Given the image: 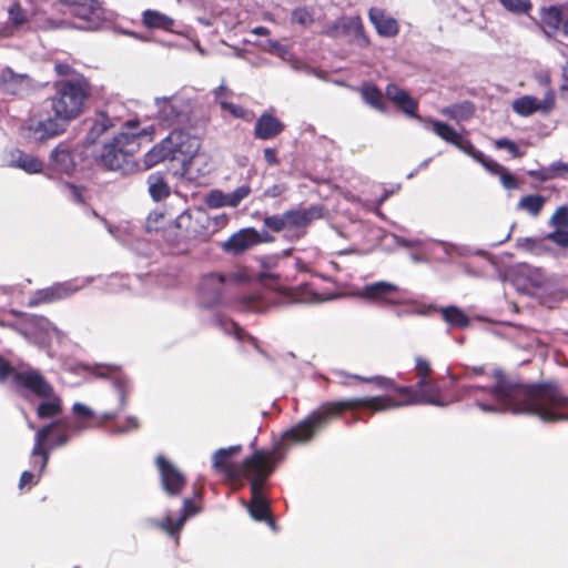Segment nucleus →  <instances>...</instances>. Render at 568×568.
I'll use <instances>...</instances> for the list:
<instances>
[{
  "label": "nucleus",
  "instance_id": "obj_1",
  "mask_svg": "<svg viewBox=\"0 0 568 568\" xmlns=\"http://www.w3.org/2000/svg\"><path fill=\"white\" fill-rule=\"evenodd\" d=\"M494 396L515 414L538 417L545 423L568 420V395L555 381L531 384L499 381L491 388Z\"/></svg>",
  "mask_w": 568,
  "mask_h": 568
},
{
  "label": "nucleus",
  "instance_id": "obj_2",
  "mask_svg": "<svg viewBox=\"0 0 568 568\" xmlns=\"http://www.w3.org/2000/svg\"><path fill=\"white\" fill-rule=\"evenodd\" d=\"M404 402L405 398L400 393V388H397V396L354 397L325 402L305 419L284 432L282 440L284 443L296 444L307 443L312 440L317 433L326 428L333 419L341 417L346 410H354L362 407L373 412H384L407 406V403Z\"/></svg>",
  "mask_w": 568,
  "mask_h": 568
},
{
  "label": "nucleus",
  "instance_id": "obj_3",
  "mask_svg": "<svg viewBox=\"0 0 568 568\" xmlns=\"http://www.w3.org/2000/svg\"><path fill=\"white\" fill-rule=\"evenodd\" d=\"M159 123L164 129H171V132L144 154L145 170L166 160L184 162L200 146L197 139L190 133L197 125L192 109H160Z\"/></svg>",
  "mask_w": 568,
  "mask_h": 568
},
{
  "label": "nucleus",
  "instance_id": "obj_4",
  "mask_svg": "<svg viewBox=\"0 0 568 568\" xmlns=\"http://www.w3.org/2000/svg\"><path fill=\"white\" fill-rule=\"evenodd\" d=\"M458 377L449 374V383L440 385L437 379H427L423 386H407L400 388L407 406L409 405H434L447 406L464 397H475L478 392L487 393L498 404L504 406L491 393V387H481L475 385H465L457 390H453L458 382ZM495 386H493L494 388Z\"/></svg>",
  "mask_w": 568,
  "mask_h": 568
},
{
  "label": "nucleus",
  "instance_id": "obj_5",
  "mask_svg": "<svg viewBox=\"0 0 568 568\" xmlns=\"http://www.w3.org/2000/svg\"><path fill=\"white\" fill-rule=\"evenodd\" d=\"M153 126L139 132H119L110 141L103 143L100 152L94 156L98 166L129 175L140 170L135 153L140 150L139 139L144 135L152 138Z\"/></svg>",
  "mask_w": 568,
  "mask_h": 568
},
{
  "label": "nucleus",
  "instance_id": "obj_6",
  "mask_svg": "<svg viewBox=\"0 0 568 568\" xmlns=\"http://www.w3.org/2000/svg\"><path fill=\"white\" fill-rule=\"evenodd\" d=\"M82 432L83 426L80 422H72L71 417H63L41 427L36 433L31 464L33 468H38V477L41 476L48 465L50 449L67 445L72 437L80 435Z\"/></svg>",
  "mask_w": 568,
  "mask_h": 568
},
{
  "label": "nucleus",
  "instance_id": "obj_7",
  "mask_svg": "<svg viewBox=\"0 0 568 568\" xmlns=\"http://www.w3.org/2000/svg\"><path fill=\"white\" fill-rule=\"evenodd\" d=\"M284 458L283 443H278L272 449H256L240 463L239 480L245 478L250 483V488H265L267 479Z\"/></svg>",
  "mask_w": 568,
  "mask_h": 568
},
{
  "label": "nucleus",
  "instance_id": "obj_8",
  "mask_svg": "<svg viewBox=\"0 0 568 568\" xmlns=\"http://www.w3.org/2000/svg\"><path fill=\"white\" fill-rule=\"evenodd\" d=\"M12 377V385L17 390L27 389L37 397H51L53 387L37 369H27L18 372L16 367L3 356L0 355V383H4Z\"/></svg>",
  "mask_w": 568,
  "mask_h": 568
},
{
  "label": "nucleus",
  "instance_id": "obj_9",
  "mask_svg": "<svg viewBox=\"0 0 568 568\" xmlns=\"http://www.w3.org/2000/svg\"><path fill=\"white\" fill-rule=\"evenodd\" d=\"M54 115L43 120H29L22 129L29 132V136L43 142L61 134L70 120L78 118L82 109H53Z\"/></svg>",
  "mask_w": 568,
  "mask_h": 568
},
{
  "label": "nucleus",
  "instance_id": "obj_10",
  "mask_svg": "<svg viewBox=\"0 0 568 568\" xmlns=\"http://www.w3.org/2000/svg\"><path fill=\"white\" fill-rule=\"evenodd\" d=\"M41 84L27 73H17L10 67L0 72V91L13 97H28L37 92Z\"/></svg>",
  "mask_w": 568,
  "mask_h": 568
},
{
  "label": "nucleus",
  "instance_id": "obj_11",
  "mask_svg": "<svg viewBox=\"0 0 568 568\" xmlns=\"http://www.w3.org/2000/svg\"><path fill=\"white\" fill-rule=\"evenodd\" d=\"M90 94V87L83 77H75L55 83V100L60 106H82Z\"/></svg>",
  "mask_w": 568,
  "mask_h": 568
},
{
  "label": "nucleus",
  "instance_id": "obj_12",
  "mask_svg": "<svg viewBox=\"0 0 568 568\" xmlns=\"http://www.w3.org/2000/svg\"><path fill=\"white\" fill-rule=\"evenodd\" d=\"M324 206L311 205L306 209H292L284 212L286 231L294 232L298 237L306 234V229L316 220L324 217Z\"/></svg>",
  "mask_w": 568,
  "mask_h": 568
},
{
  "label": "nucleus",
  "instance_id": "obj_13",
  "mask_svg": "<svg viewBox=\"0 0 568 568\" xmlns=\"http://www.w3.org/2000/svg\"><path fill=\"white\" fill-rule=\"evenodd\" d=\"M155 465L163 490L172 497L180 496L186 486L184 474L164 456H158Z\"/></svg>",
  "mask_w": 568,
  "mask_h": 568
},
{
  "label": "nucleus",
  "instance_id": "obj_14",
  "mask_svg": "<svg viewBox=\"0 0 568 568\" xmlns=\"http://www.w3.org/2000/svg\"><path fill=\"white\" fill-rule=\"evenodd\" d=\"M80 290L73 281L58 282L49 287L38 290L28 301L29 307H36L41 304H50L62 301L75 294Z\"/></svg>",
  "mask_w": 568,
  "mask_h": 568
},
{
  "label": "nucleus",
  "instance_id": "obj_15",
  "mask_svg": "<svg viewBox=\"0 0 568 568\" xmlns=\"http://www.w3.org/2000/svg\"><path fill=\"white\" fill-rule=\"evenodd\" d=\"M72 8V13L87 22L84 28L98 29L104 21V11L97 0H58Z\"/></svg>",
  "mask_w": 568,
  "mask_h": 568
},
{
  "label": "nucleus",
  "instance_id": "obj_16",
  "mask_svg": "<svg viewBox=\"0 0 568 568\" xmlns=\"http://www.w3.org/2000/svg\"><path fill=\"white\" fill-rule=\"evenodd\" d=\"M242 449L241 445L230 446L216 450L212 458V465L215 471L223 474L226 480L231 483L239 481L240 464L232 460L233 455L239 454Z\"/></svg>",
  "mask_w": 568,
  "mask_h": 568
},
{
  "label": "nucleus",
  "instance_id": "obj_17",
  "mask_svg": "<svg viewBox=\"0 0 568 568\" xmlns=\"http://www.w3.org/2000/svg\"><path fill=\"white\" fill-rule=\"evenodd\" d=\"M398 293L399 288L397 285L379 281L365 285L361 296L372 302L397 304L399 303V298L397 297Z\"/></svg>",
  "mask_w": 568,
  "mask_h": 568
},
{
  "label": "nucleus",
  "instance_id": "obj_18",
  "mask_svg": "<svg viewBox=\"0 0 568 568\" xmlns=\"http://www.w3.org/2000/svg\"><path fill=\"white\" fill-rule=\"evenodd\" d=\"M77 163L74 154L67 142L59 143L50 153L49 169L65 175H72L75 171Z\"/></svg>",
  "mask_w": 568,
  "mask_h": 568
},
{
  "label": "nucleus",
  "instance_id": "obj_19",
  "mask_svg": "<svg viewBox=\"0 0 568 568\" xmlns=\"http://www.w3.org/2000/svg\"><path fill=\"white\" fill-rule=\"evenodd\" d=\"M261 242V237L258 232L253 229H244L233 234L224 244V248L226 251L233 252L234 254H240L246 251L247 248L258 244Z\"/></svg>",
  "mask_w": 568,
  "mask_h": 568
},
{
  "label": "nucleus",
  "instance_id": "obj_20",
  "mask_svg": "<svg viewBox=\"0 0 568 568\" xmlns=\"http://www.w3.org/2000/svg\"><path fill=\"white\" fill-rule=\"evenodd\" d=\"M284 124L270 113H263L255 122L254 136L260 140H270L284 131Z\"/></svg>",
  "mask_w": 568,
  "mask_h": 568
},
{
  "label": "nucleus",
  "instance_id": "obj_21",
  "mask_svg": "<svg viewBox=\"0 0 568 568\" xmlns=\"http://www.w3.org/2000/svg\"><path fill=\"white\" fill-rule=\"evenodd\" d=\"M264 489L265 488H256V486L252 487L251 499L246 504L251 517L257 521L267 519L272 514L271 505L263 494Z\"/></svg>",
  "mask_w": 568,
  "mask_h": 568
},
{
  "label": "nucleus",
  "instance_id": "obj_22",
  "mask_svg": "<svg viewBox=\"0 0 568 568\" xmlns=\"http://www.w3.org/2000/svg\"><path fill=\"white\" fill-rule=\"evenodd\" d=\"M368 17L379 36L394 37L398 33L397 21L387 16L384 10L372 8L368 12Z\"/></svg>",
  "mask_w": 568,
  "mask_h": 568
},
{
  "label": "nucleus",
  "instance_id": "obj_23",
  "mask_svg": "<svg viewBox=\"0 0 568 568\" xmlns=\"http://www.w3.org/2000/svg\"><path fill=\"white\" fill-rule=\"evenodd\" d=\"M114 126V120H112L105 111H97L95 116L90 119V126L85 141L89 144H94L102 134Z\"/></svg>",
  "mask_w": 568,
  "mask_h": 568
},
{
  "label": "nucleus",
  "instance_id": "obj_24",
  "mask_svg": "<svg viewBox=\"0 0 568 568\" xmlns=\"http://www.w3.org/2000/svg\"><path fill=\"white\" fill-rule=\"evenodd\" d=\"M224 281V275L219 273H211L202 278L200 288L202 294L209 295L210 303L216 304L220 302Z\"/></svg>",
  "mask_w": 568,
  "mask_h": 568
},
{
  "label": "nucleus",
  "instance_id": "obj_25",
  "mask_svg": "<svg viewBox=\"0 0 568 568\" xmlns=\"http://www.w3.org/2000/svg\"><path fill=\"white\" fill-rule=\"evenodd\" d=\"M11 162L13 166L19 168L27 173H40L43 170V163L36 156L24 153L17 149L11 153Z\"/></svg>",
  "mask_w": 568,
  "mask_h": 568
},
{
  "label": "nucleus",
  "instance_id": "obj_26",
  "mask_svg": "<svg viewBox=\"0 0 568 568\" xmlns=\"http://www.w3.org/2000/svg\"><path fill=\"white\" fill-rule=\"evenodd\" d=\"M148 186L150 196L156 202L168 197L171 193V189L164 175L160 172L152 173L148 176Z\"/></svg>",
  "mask_w": 568,
  "mask_h": 568
},
{
  "label": "nucleus",
  "instance_id": "obj_27",
  "mask_svg": "<svg viewBox=\"0 0 568 568\" xmlns=\"http://www.w3.org/2000/svg\"><path fill=\"white\" fill-rule=\"evenodd\" d=\"M142 17L143 23L150 29L170 31L174 26L172 18L156 10H145Z\"/></svg>",
  "mask_w": 568,
  "mask_h": 568
},
{
  "label": "nucleus",
  "instance_id": "obj_28",
  "mask_svg": "<svg viewBox=\"0 0 568 568\" xmlns=\"http://www.w3.org/2000/svg\"><path fill=\"white\" fill-rule=\"evenodd\" d=\"M195 92L192 89L181 90L170 97H156L154 103L160 105L162 103H169L171 106H185L192 103H196Z\"/></svg>",
  "mask_w": 568,
  "mask_h": 568
},
{
  "label": "nucleus",
  "instance_id": "obj_29",
  "mask_svg": "<svg viewBox=\"0 0 568 568\" xmlns=\"http://www.w3.org/2000/svg\"><path fill=\"white\" fill-rule=\"evenodd\" d=\"M352 378L362 382L374 384L378 389L392 392L390 396H397V388H405L406 386L397 385L394 379L381 375L364 377L361 375H352Z\"/></svg>",
  "mask_w": 568,
  "mask_h": 568
},
{
  "label": "nucleus",
  "instance_id": "obj_30",
  "mask_svg": "<svg viewBox=\"0 0 568 568\" xmlns=\"http://www.w3.org/2000/svg\"><path fill=\"white\" fill-rule=\"evenodd\" d=\"M72 410L74 413V417L71 418V420L80 422V424H82V426H83V430L93 428V427H100L101 423H95L97 415L88 406H85L81 403H75L72 407Z\"/></svg>",
  "mask_w": 568,
  "mask_h": 568
},
{
  "label": "nucleus",
  "instance_id": "obj_31",
  "mask_svg": "<svg viewBox=\"0 0 568 568\" xmlns=\"http://www.w3.org/2000/svg\"><path fill=\"white\" fill-rule=\"evenodd\" d=\"M430 123L434 133L442 140L449 144H453L454 146L460 143V138L463 135L459 134L452 125L447 124L446 122L437 120H430Z\"/></svg>",
  "mask_w": 568,
  "mask_h": 568
},
{
  "label": "nucleus",
  "instance_id": "obj_32",
  "mask_svg": "<svg viewBox=\"0 0 568 568\" xmlns=\"http://www.w3.org/2000/svg\"><path fill=\"white\" fill-rule=\"evenodd\" d=\"M385 94L397 106H417V102L405 90L394 83L386 87Z\"/></svg>",
  "mask_w": 568,
  "mask_h": 568
},
{
  "label": "nucleus",
  "instance_id": "obj_33",
  "mask_svg": "<svg viewBox=\"0 0 568 568\" xmlns=\"http://www.w3.org/2000/svg\"><path fill=\"white\" fill-rule=\"evenodd\" d=\"M385 94L397 106H417V102L405 90L394 83L386 87Z\"/></svg>",
  "mask_w": 568,
  "mask_h": 568
},
{
  "label": "nucleus",
  "instance_id": "obj_34",
  "mask_svg": "<svg viewBox=\"0 0 568 568\" xmlns=\"http://www.w3.org/2000/svg\"><path fill=\"white\" fill-rule=\"evenodd\" d=\"M443 318L453 327L464 328L469 325L468 316L457 306H447L442 310Z\"/></svg>",
  "mask_w": 568,
  "mask_h": 568
},
{
  "label": "nucleus",
  "instance_id": "obj_35",
  "mask_svg": "<svg viewBox=\"0 0 568 568\" xmlns=\"http://www.w3.org/2000/svg\"><path fill=\"white\" fill-rule=\"evenodd\" d=\"M47 402H41L37 408V415L40 419L53 418L62 413V403L54 394Z\"/></svg>",
  "mask_w": 568,
  "mask_h": 568
},
{
  "label": "nucleus",
  "instance_id": "obj_36",
  "mask_svg": "<svg viewBox=\"0 0 568 568\" xmlns=\"http://www.w3.org/2000/svg\"><path fill=\"white\" fill-rule=\"evenodd\" d=\"M185 524V517H180L178 519H173L170 514L165 515V517L156 524V526L165 531L170 536H179Z\"/></svg>",
  "mask_w": 568,
  "mask_h": 568
},
{
  "label": "nucleus",
  "instance_id": "obj_37",
  "mask_svg": "<svg viewBox=\"0 0 568 568\" xmlns=\"http://www.w3.org/2000/svg\"><path fill=\"white\" fill-rule=\"evenodd\" d=\"M415 374L418 377L417 386L425 385L426 381L432 378V365L430 362L422 356H416L415 358Z\"/></svg>",
  "mask_w": 568,
  "mask_h": 568
},
{
  "label": "nucleus",
  "instance_id": "obj_38",
  "mask_svg": "<svg viewBox=\"0 0 568 568\" xmlns=\"http://www.w3.org/2000/svg\"><path fill=\"white\" fill-rule=\"evenodd\" d=\"M544 204L545 199L541 195H526L519 201L518 206L537 216L541 212Z\"/></svg>",
  "mask_w": 568,
  "mask_h": 568
},
{
  "label": "nucleus",
  "instance_id": "obj_39",
  "mask_svg": "<svg viewBox=\"0 0 568 568\" xmlns=\"http://www.w3.org/2000/svg\"><path fill=\"white\" fill-rule=\"evenodd\" d=\"M500 4L515 14H528L532 8L530 0H499Z\"/></svg>",
  "mask_w": 568,
  "mask_h": 568
},
{
  "label": "nucleus",
  "instance_id": "obj_40",
  "mask_svg": "<svg viewBox=\"0 0 568 568\" xmlns=\"http://www.w3.org/2000/svg\"><path fill=\"white\" fill-rule=\"evenodd\" d=\"M361 92L365 103H368L372 106H381L379 102L382 99V93L376 85L372 83H365L362 87Z\"/></svg>",
  "mask_w": 568,
  "mask_h": 568
},
{
  "label": "nucleus",
  "instance_id": "obj_41",
  "mask_svg": "<svg viewBox=\"0 0 568 568\" xmlns=\"http://www.w3.org/2000/svg\"><path fill=\"white\" fill-rule=\"evenodd\" d=\"M252 190L248 184L239 186L233 192L227 193L229 206L236 207L244 199L251 194Z\"/></svg>",
  "mask_w": 568,
  "mask_h": 568
},
{
  "label": "nucleus",
  "instance_id": "obj_42",
  "mask_svg": "<svg viewBox=\"0 0 568 568\" xmlns=\"http://www.w3.org/2000/svg\"><path fill=\"white\" fill-rule=\"evenodd\" d=\"M550 222L555 230L568 229V206H559L552 214Z\"/></svg>",
  "mask_w": 568,
  "mask_h": 568
},
{
  "label": "nucleus",
  "instance_id": "obj_43",
  "mask_svg": "<svg viewBox=\"0 0 568 568\" xmlns=\"http://www.w3.org/2000/svg\"><path fill=\"white\" fill-rule=\"evenodd\" d=\"M206 204L212 209L229 206L227 193H223L220 190L211 191L206 197Z\"/></svg>",
  "mask_w": 568,
  "mask_h": 568
},
{
  "label": "nucleus",
  "instance_id": "obj_44",
  "mask_svg": "<svg viewBox=\"0 0 568 568\" xmlns=\"http://www.w3.org/2000/svg\"><path fill=\"white\" fill-rule=\"evenodd\" d=\"M263 222H264V225L268 230H271V231H273L275 233H280L282 231H286V223H285L284 213L266 216L263 220Z\"/></svg>",
  "mask_w": 568,
  "mask_h": 568
},
{
  "label": "nucleus",
  "instance_id": "obj_45",
  "mask_svg": "<svg viewBox=\"0 0 568 568\" xmlns=\"http://www.w3.org/2000/svg\"><path fill=\"white\" fill-rule=\"evenodd\" d=\"M494 145L498 150H501V149L507 150V152L513 158H521L524 155V153L519 150L518 145L514 141H511L507 138H501V139L495 140Z\"/></svg>",
  "mask_w": 568,
  "mask_h": 568
},
{
  "label": "nucleus",
  "instance_id": "obj_46",
  "mask_svg": "<svg viewBox=\"0 0 568 568\" xmlns=\"http://www.w3.org/2000/svg\"><path fill=\"white\" fill-rule=\"evenodd\" d=\"M541 19L544 22L556 27L560 23L561 20L560 10L556 7L544 8L541 12Z\"/></svg>",
  "mask_w": 568,
  "mask_h": 568
},
{
  "label": "nucleus",
  "instance_id": "obj_47",
  "mask_svg": "<svg viewBox=\"0 0 568 568\" xmlns=\"http://www.w3.org/2000/svg\"><path fill=\"white\" fill-rule=\"evenodd\" d=\"M9 19L14 26H21L27 21V12L19 3H13L9 8Z\"/></svg>",
  "mask_w": 568,
  "mask_h": 568
},
{
  "label": "nucleus",
  "instance_id": "obj_48",
  "mask_svg": "<svg viewBox=\"0 0 568 568\" xmlns=\"http://www.w3.org/2000/svg\"><path fill=\"white\" fill-rule=\"evenodd\" d=\"M292 21L300 26L307 27L313 22V17L306 8H297L292 13Z\"/></svg>",
  "mask_w": 568,
  "mask_h": 568
},
{
  "label": "nucleus",
  "instance_id": "obj_49",
  "mask_svg": "<svg viewBox=\"0 0 568 568\" xmlns=\"http://www.w3.org/2000/svg\"><path fill=\"white\" fill-rule=\"evenodd\" d=\"M214 93H215L216 103H219L220 106H223V108L236 106L234 103L227 101L229 99H231L233 97V92H231L223 84H221L217 89H215Z\"/></svg>",
  "mask_w": 568,
  "mask_h": 568
},
{
  "label": "nucleus",
  "instance_id": "obj_50",
  "mask_svg": "<svg viewBox=\"0 0 568 568\" xmlns=\"http://www.w3.org/2000/svg\"><path fill=\"white\" fill-rule=\"evenodd\" d=\"M457 149L471 156L475 161L481 160L483 152L477 150L475 145L467 139L460 138V143L456 145Z\"/></svg>",
  "mask_w": 568,
  "mask_h": 568
},
{
  "label": "nucleus",
  "instance_id": "obj_51",
  "mask_svg": "<svg viewBox=\"0 0 568 568\" xmlns=\"http://www.w3.org/2000/svg\"><path fill=\"white\" fill-rule=\"evenodd\" d=\"M65 189L69 191L70 199L78 204H83L84 201V186H79L73 183H65Z\"/></svg>",
  "mask_w": 568,
  "mask_h": 568
},
{
  "label": "nucleus",
  "instance_id": "obj_52",
  "mask_svg": "<svg viewBox=\"0 0 568 568\" xmlns=\"http://www.w3.org/2000/svg\"><path fill=\"white\" fill-rule=\"evenodd\" d=\"M201 511V507L195 503L194 499L185 498L183 500V507L181 509L180 517H185V521L187 518L199 514Z\"/></svg>",
  "mask_w": 568,
  "mask_h": 568
},
{
  "label": "nucleus",
  "instance_id": "obj_53",
  "mask_svg": "<svg viewBox=\"0 0 568 568\" xmlns=\"http://www.w3.org/2000/svg\"><path fill=\"white\" fill-rule=\"evenodd\" d=\"M478 163H480L488 172L491 174L498 175L500 172H503L504 166L500 165L495 160L487 158L484 153L481 154V160H477Z\"/></svg>",
  "mask_w": 568,
  "mask_h": 568
},
{
  "label": "nucleus",
  "instance_id": "obj_54",
  "mask_svg": "<svg viewBox=\"0 0 568 568\" xmlns=\"http://www.w3.org/2000/svg\"><path fill=\"white\" fill-rule=\"evenodd\" d=\"M478 163H480L488 172L491 174L498 175L500 172H503L504 166L500 165L495 160L487 158L484 153L481 154V160H477Z\"/></svg>",
  "mask_w": 568,
  "mask_h": 568
},
{
  "label": "nucleus",
  "instance_id": "obj_55",
  "mask_svg": "<svg viewBox=\"0 0 568 568\" xmlns=\"http://www.w3.org/2000/svg\"><path fill=\"white\" fill-rule=\"evenodd\" d=\"M548 239L557 245L568 248V230H555L548 235Z\"/></svg>",
  "mask_w": 568,
  "mask_h": 568
},
{
  "label": "nucleus",
  "instance_id": "obj_56",
  "mask_svg": "<svg viewBox=\"0 0 568 568\" xmlns=\"http://www.w3.org/2000/svg\"><path fill=\"white\" fill-rule=\"evenodd\" d=\"M140 427L139 419L135 416H128L123 426H115L114 432L122 434L136 430Z\"/></svg>",
  "mask_w": 568,
  "mask_h": 568
},
{
  "label": "nucleus",
  "instance_id": "obj_57",
  "mask_svg": "<svg viewBox=\"0 0 568 568\" xmlns=\"http://www.w3.org/2000/svg\"><path fill=\"white\" fill-rule=\"evenodd\" d=\"M498 176L500 178V181L505 189L515 190L518 187L517 179L515 178V175L508 172L506 168L503 169V172H500Z\"/></svg>",
  "mask_w": 568,
  "mask_h": 568
},
{
  "label": "nucleus",
  "instance_id": "obj_58",
  "mask_svg": "<svg viewBox=\"0 0 568 568\" xmlns=\"http://www.w3.org/2000/svg\"><path fill=\"white\" fill-rule=\"evenodd\" d=\"M115 386L119 392V400H120L119 408H120V410H123V409H125V407L128 405L129 388H128L126 383L123 381H116Z\"/></svg>",
  "mask_w": 568,
  "mask_h": 568
},
{
  "label": "nucleus",
  "instance_id": "obj_59",
  "mask_svg": "<svg viewBox=\"0 0 568 568\" xmlns=\"http://www.w3.org/2000/svg\"><path fill=\"white\" fill-rule=\"evenodd\" d=\"M529 175L532 179L538 180L540 182H546V181H549V180L554 179V174H552V171L550 169V165L548 168H541L539 170L530 171Z\"/></svg>",
  "mask_w": 568,
  "mask_h": 568
},
{
  "label": "nucleus",
  "instance_id": "obj_60",
  "mask_svg": "<svg viewBox=\"0 0 568 568\" xmlns=\"http://www.w3.org/2000/svg\"><path fill=\"white\" fill-rule=\"evenodd\" d=\"M264 49L270 52L276 53L282 58H284L285 54L288 52L287 48H285L278 41H275V40H267Z\"/></svg>",
  "mask_w": 568,
  "mask_h": 568
},
{
  "label": "nucleus",
  "instance_id": "obj_61",
  "mask_svg": "<svg viewBox=\"0 0 568 568\" xmlns=\"http://www.w3.org/2000/svg\"><path fill=\"white\" fill-rule=\"evenodd\" d=\"M38 483L36 479V475L29 470H24L19 480V488L24 489L26 487H31Z\"/></svg>",
  "mask_w": 568,
  "mask_h": 568
},
{
  "label": "nucleus",
  "instance_id": "obj_62",
  "mask_svg": "<svg viewBox=\"0 0 568 568\" xmlns=\"http://www.w3.org/2000/svg\"><path fill=\"white\" fill-rule=\"evenodd\" d=\"M263 156H264L265 162L270 166H276L281 163L277 158V153H276L275 149H272V148L264 149Z\"/></svg>",
  "mask_w": 568,
  "mask_h": 568
},
{
  "label": "nucleus",
  "instance_id": "obj_63",
  "mask_svg": "<svg viewBox=\"0 0 568 568\" xmlns=\"http://www.w3.org/2000/svg\"><path fill=\"white\" fill-rule=\"evenodd\" d=\"M550 169L554 174V179L556 178H562L568 174V163L565 162H556L550 165Z\"/></svg>",
  "mask_w": 568,
  "mask_h": 568
},
{
  "label": "nucleus",
  "instance_id": "obj_64",
  "mask_svg": "<svg viewBox=\"0 0 568 568\" xmlns=\"http://www.w3.org/2000/svg\"><path fill=\"white\" fill-rule=\"evenodd\" d=\"M511 106L519 108V106H542V105L539 104L535 98L525 95L520 99L515 100L513 102Z\"/></svg>",
  "mask_w": 568,
  "mask_h": 568
}]
</instances>
